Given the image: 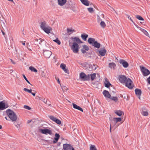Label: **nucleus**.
I'll use <instances>...</instances> for the list:
<instances>
[{
    "label": "nucleus",
    "mask_w": 150,
    "mask_h": 150,
    "mask_svg": "<svg viewBox=\"0 0 150 150\" xmlns=\"http://www.w3.org/2000/svg\"><path fill=\"white\" fill-rule=\"evenodd\" d=\"M110 98L112 100H113L115 102H117L118 99V98L117 97L114 96L110 97Z\"/></svg>",
    "instance_id": "obj_33"
},
{
    "label": "nucleus",
    "mask_w": 150,
    "mask_h": 150,
    "mask_svg": "<svg viewBox=\"0 0 150 150\" xmlns=\"http://www.w3.org/2000/svg\"><path fill=\"white\" fill-rule=\"evenodd\" d=\"M88 10L90 13H92L93 11V8H92L90 7L88 8Z\"/></svg>",
    "instance_id": "obj_45"
},
{
    "label": "nucleus",
    "mask_w": 150,
    "mask_h": 150,
    "mask_svg": "<svg viewBox=\"0 0 150 150\" xmlns=\"http://www.w3.org/2000/svg\"><path fill=\"white\" fill-rule=\"evenodd\" d=\"M49 117L51 120L53 121L57 124L58 125H60L61 124V121L54 116L52 115H50L49 116Z\"/></svg>",
    "instance_id": "obj_10"
},
{
    "label": "nucleus",
    "mask_w": 150,
    "mask_h": 150,
    "mask_svg": "<svg viewBox=\"0 0 150 150\" xmlns=\"http://www.w3.org/2000/svg\"><path fill=\"white\" fill-rule=\"evenodd\" d=\"M127 17L130 19V20L134 23H134H135L134 21H133L132 19V18L131 17H130V16L128 15H127Z\"/></svg>",
    "instance_id": "obj_47"
},
{
    "label": "nucleus",
    "mask_w": 150,
    "mask_h": 150,
    "mask_svg": "<svg viewBox=\"0 0 150 150\" xmlns=\"http://www.w3.org/2000/svg\"><path fill=\"white\" fill-rule=\"evenodd\" d=\"M79 76L80 78L83 81H89L90 79V74L86 75L83 72L81 73L80 74Z\"/></svg>",
    "instance_id": "obj_5"
},
{
    "label": "nucleus",
    "mask_w": 150,
    "mask_h": 150,
    "mask_svg": "<svg viewBox=\"0 0 150 150\" xmlns=\"http://www.w3.org/2000/svg\"><path fill=\"white\" fill-rule=\"evenodd\" d=\"M43 53L44 56L47 58H49L52 55L51 52L48 50H44Z\"/></svg>",
    "instance_id": "obj_11"
},
{
    "label": "nucleus",
    "mask_w": 150,
    "mask_h": 150,
    "mask_svg": "<svg viewBox=\"0 0 150 150\" xmlns=\"http://www.w3.org/2000/svg\"><path fill=\"white\" fill-rule=\"evenodd\" d=\"M29 69L32 71H33L35 72H37L38 71L37 70L33 67H30Z\"/></svg>",
    "instance_id": "obj_31"
},
{
    "label": "nucleus",
    "mask_w": 150,
    "mask_h": 150,
    "mask_svg": "<svg viewBox=\"0 0 150 150\" xmlns=\"http://www.w3.org/2000/svg\"><path fill=\"white\" fill-rule=\"evenodd\" d=\"M119 81L121 83H125L126 87L129 89H132L133 87L132 81L129 78H127L125 75H120L118 77Z\"/></svg>",
    "instance_id": "obj_1"
},
{
    "label": "nucleus",
    "mask_w": 150,
    "mask_h": 150,
    "mask_svg": "<svg viewBox=\"0 0 150 150\" xmlns=\"http://www.w3.org/2000/svg\"><path fill=\"white\" fill-rule=\"evenodd\" d=\"M31 94L33 96H35V93H32V92H31Z\"/></svg>",
    "instance_id": "obj_57"
},
{
    "label": "nucleus",
    "mask_w": 150,
    "mask_h": 150,
    "mask_svg": "<svg viewBox=\"0 0 150 150\" xmlns=\"http://www.w3.org/2000/svg\"><path fill=\"white\" fill-rule=\"evenodd\" d=\"M97 21L98 22H99L100 21H101L102 20L100 18L99 16L98 15H97Z\"/></svg>",
    "instance_id": "obj_46"
},
{
    "label": "nucleus",
    "mask_w": 150,
    "mask_h": 150,
    "mask_svg": "<svg viewBox=\"0 0 150 150\" xmlns=\"http://www.w3.org/2000/svg\"><path fill=\"white\" fill-rule=\"evenodd\" d=\"M90 75L91 80L93 81L96 77V74L95 73H93L90 74Z\"/></svg>",
    "instance_id": "obj_32"
},
{
    "label": "nucleus",
    "mask_w": 150,
    "mask_h": 150,
    "mask_svg": "<svg viewBox=\"0 0 150 150\" xmlns=\"http://www.w3.org/2000/svg\"><path fill=\"white\" fill-rule=\"evenodd\" d=\"M72 105L74 108L79 110L82 112L83 111V109L81 107L73 103Z\"/></svg>",
    "instance_id": "obj_21"
},
{
    "label": "nucleus",
    "mask_w": 150,
    "mask_h": 150,
    "mask_svg": "<svg viewBox=\"0 0 150 150\" xmlns=\"http://www.w3.org/2000/svg\"><path fill=\"white\" fill-rule=\"evenodd\" d=\"M74 42H76L78 43H82V42L80 40L79 38L75 37L74 38L71 37V38Z\"/></svg>",
    "instance_id": "obj_18"
},
{
    "label": "nucleus",
    "mask_w": 150,
    "mask_h": 150,
    "mask_svg": "<svg viewBox=\"0 0 150 150\" xmlns=\"http://www.w3.org/2000/svg\"><path fill=\"white\" fill-rule=\"evenodd\" d=\"M62 89L63 91L64 92H66L68 89V88L66 86L64 85H61Z\"/></svg>",
    "instance_id": "obj_29"
},
{
    "label": "nucleus",
    "mask_w": 150,
    "mask_h": 150,
    "mask_svg": "<svg viewBox=\"0 0 150 150\" xmlns=\"http://www.w3.org/2000/svg\"><path fill=\"white\" fill-rule=\"evenodd\" d=\"M147 80L148 83L150 84V75L149 77L147 79Z\"/></svg>",
    "instance_id": "obj_50"
},
{
    "label": "nucleus",
    "mask_w": 150,
    "mask_h": 150,
    "mask_svg": "<svg viewBox=\"0 0 150 150\" xmlns=\"http://www.w3.org/2000/svg\"><path fill=\"white\" fill-rule=\"evenodd\" d=\"M21 42L22 43L23 45H25V42H23V41H21Z\"/></svg>",
    "instance_id": "obj_54"
},
{
    "label": "nucleus",
    "mask_w": 150,
    "mask_h": 150,
    "mask_svg": "<svg viewBox=\"0 0 150 150\" xmlns=\"http://www.w3.org/2000/svg\"><path fill=\"white\" fill-rule=\"evenodd\" d=\"M67 32L69 35H70L72 33H71V32H75V31L74 29H73L72 28H67Z\"/></svg>",
    "instance_id": "obj_25"
},
{
    "label": "nucleus",
    "mask_w": 150,
    "mask_h": 150,
    "mask_svg": "<svg viewBox=\"0 0 150 150\" xmlns=\"http://www.w3.org/2000/svg\"><path fill=\"white\" fill-rule=\"evenodd\" d=\"M23 77L24 78V79H25V81L28 82V83L29 84H30V85H32L30 83V82L28 81V79H27V78H26V77L25 76V75L23 74Z\"/></svg>",
    "instance_id": "obj_42"
},
{
    "label": "nucleus",
    "mask_w": 150,
    "mask_h": 150,
    "mask_svg": "<svg viewBox=\"0 0 150 150\" xmlns=\"http://www.w3.org/2000/svg\"><path fill=\"white\" fill-rule=\"evenodd\" d=\"M110 132H111V124H110Z\"/></svg>",
    "instance_id": "obj_58"
},
{
    "label": "nucleus",
    "mask_w": 150,
    "mask_h": 150,
    "mask_svg": "<svg viewBox=\"0 0 150 150\" xmlns=\"http://www.w3.org/2000/svg\"><path fill=\"white\" fill-rule=\"evenodd\" d=\"M27 45L26 46V47L28 49L29 48V47H30V45H28V43H27Z\"/></svg>",
    "instance_id": "obj_55"
},
{
    "label": "nucleus",
    "mask_w": 150,
    "mask_h": 150,
    "mask_svg": "<svg viewBox=\"0 0 150 150\" xmlns=\"http://www.w3.org/2000/svg\"><path fill=\"white\" fill-rule=\"evenodd\" d=\"M53 41L57 43L59 45H60L61 44V42L60 41L58 38H57L55 40H54Z\"/></svg>",
    "instance_id": "obj_39"
},
{
    "label": "nucleus",
    "mask_w": 150,
    "mask_h": 150,
    "mask_svg": "<svg viewBox=\"0 0 150 150\" xmlns=\"http://www.w3.org/2000/svg\"><path fill=\"white\" fill-rule=\"evenodd\" d=\"M8 1L11 2H13V0H8Z\"/></svg>",
    "instance_id": "obj_63"
},
{
    "label": "nucleus",
    "mask_w": 150,
    "mask_h": 150,
    "mask_svg": "<svg viewBox=\"0 0 150 150\" xmlns=\"http://www.w3.org/2000/svg\"><path fill=\"white\" fill-rule=\"evenodd\" d=\"M70 9L74 11H76V7L74 5H73L71 6Z\"/></svg>",
    "instance_id": "obj_41"
},
{
    "label": "nucleus",
    "mask_w": 150,
    "mask_h": 150,
    "mask_svg": "<svg viewBox=\"0 0 150 150\" xmlns=\"http://www.w3.org/2000/svg\"><path fill=\"white\" fill-rule=\"evenodd\" d=\"M31 121V120H28V121L27 123H30V122Z\"/></svg>",
    "instance_id": "obj_59"
},
{
    "label": "nucleus",
    "mask_w": 150,
    "mask_h": 150,
    "mask_svg": "<svg viewBox=\"0 0 150 150\" xmlns=\"http://www.w3.org/2000/svg\"><path fill=\"white\" fill-rule=\"evenodd\" d=\"M135 94L137 95H141L142 94V91L141 90L138 88H136L135 90Z\"/></svg>",
    "instance_id": "obj_23"
},
{
    "label": "nucleus",
    "mask_w": 150,
    "mask_h": 150,
    "mask_svg": "<svg viewBox=\"0 0 150 150\" xmlns=\"http://www.w3.org/2000/svg\"><path fill=\"white\" fill-rule=\"evenodd\" d=\"M81 2L86 6H88L89 3L88 0H80Z\"/></svg>",
    "instance_id": "obj_26"
},
{
    "label": "nucleus",
    "mask_w": 150,
    "mask_h": 150,
    "mask_svg": "<svg viewBox=\"0 0 150 150\" xmlns=\"http://www.w3.org/2000/svg\"><path fill=\"white\" fill-rule=\"evenodd\" d=\"M100 24L101 27L103 28H104L106 26V24L103 21H101Z\"/></svg>",
    "instance_id": "obj_35"
},
{
    "label": "nucleus",
    "mask_w": 150,
    "mask_h": 150,
    "mask_svg": "<svg viewBox=\"0 0 150 150\" xmlns=\"http://www.w3.org/2000/svg\"><path fill=\"white\" fill-rule=\"evenodd\" d=\"M39 99L42 101L44 103H45L46 104L48 105H50V104H47V100H46L45 98H39Z\"/></svg>",
    "instance_id": "obj_30"
},
{
    "label": "nucleus",
    "mask_w": 150,
    "mask_h": 150,
    "mask_svg": "<svg viewBox=\"0 0 150 150\" xmlns=\"http://www.w3.org/2000/svg\"><path fill=\"white\" fill-rule=\"evenodd\" d=\"M63 70L64 71V72L65 73H66L69 74V71H68V70L67 69H66L65 68V69H64Z\"/></svg>",
    "instance_id": "obj_49"
},
{
    "label": "nucleus",
    "mask_w": 150,
    "mask_h": 150,
    "mask_svg": "<svg viewBox=\"0 0 150 150\" xmlns=\"http://www.w3.org/2000/svg\"><path fill=\"white\" fill-rule=\"evenodd\" d=\"M39 40L40 41H39V43L40 44V42H42V40H41V39H40V40Z\"/></svg>",
    "instance_id": "obj_60"
},
{
    "label": "nucleus",
    "mask_w": 150,
    "mask_h": 150,
    "mask_svg": "<svg viewBox=\"0 0 150 150\" xmlns=\"http://www.w3.org/2000/svg\"><path fill=\"white\" fill-rule=\"evenodd\" d=\"M57 82H58V83H59V84L60 85V86H61V84H60V81H59V78H58V79H57Z\"/></svg>",
    "instance_id": "obj_52"
},
{
    "label": "nucleus",
    "mask_w": 150,
    "mask_h": 150,
    "mask_svg": "<svg viewBox=\"0 0 150 150\" xmlns=\"http://www.w3.org/2000/svg\"><path fill=\"white\" fill-rule=\"evenodd\" d=\"M116 66V64L114 62L110 63L109 64V67L111 69H114Z\"/></svg>",
    "instance_id": "obj_24"
},
{
    "label": "nucleus",
    "mask_w": 150,
    "mask_h": 150,
    "mask_svg": "<svg viewBox=\"0 0 150 150\" xmlns=\"http://www.w3.org/2000/svg\"><path fill=\"white\" fill-rule=\"evenodd\" d=\"M57 141H57V140H55L54 139V140L53 141V143H54V144L55 143H57Z\"/></svg>",
    "instance_id": "obj_53"
},
{
    "label": "nucleus",
    "mask_w": 150,
    "mask_h": 150,
    "mask_svg": "<svg viewBox=\"0 0 150 150\" xmlns=\"http://www.w3.org/2000/svg\"><path fill=\"white\" fill-rule=\"evenodd\" d=\"M98 51L100 54L102 56H104L106 52V50L104 48L100 49V50H98Z\"/></svg>",
    "instance_id": "obj_16"
},
{
    "label": "nucleus",
    "mask_w": 150,
    "mask_h": 150,
    "mask_svg": "<svg viewBox=\"0 0 150 150\" xmlns=\"http://www.w3.org/2000/svg\"><path fill=\"white\" fill-rule=\"evenodd\" d=\"M40 27L45 32L49 34L52 30V28L49 26L45 21H43L40 23Z\"/></svg>",
    "instance_id": "obj_2"
},
{
    "label": "nucleus",
    "mask_w": 150,
    "mask_h": 150,
    "mask_svg": "<svg viewBox=\"0 0 150 150\" xmlns=\"http://www.w3.org/2000/svg\"><path fill=\"white\" fill-rule=\"evenodd\" d=\"M88 35L85 33L81 34V35L82 39L84 41H86V40L87 38H88Z\"/></svg>",
    "instance_id": "obj_27"
},
{
    "label": "nucleus",
    "mask_w": 150,
    "mask_h": 150,
    "mask_svg": "<svg viewBox=\"0 0 150 150\" xmlns=\"http://www.w3.org/2000/svg\"><path fill=\"white\" fill-rule=\"evenodd\" d=\"M90 150H97L95 145H91L90 147Z\"/></svg>",
    "instance_id": "obj_36"
},
{
    "label": "nucleus",
    "mask_w": 150,
    "mask_h": 150,
    "mask_svg": "<svg viewBox=\"0 0 150 150\" xmlns=\"http://www.w3.org/2000/svg\"><path fill=\"white\" fill-rule=\"evenodd\" d=\"M23 108L28 110H30L31 109L30 107L28 105H24Z\"/></svg>",
    "instance_id": "obj_44"
},
{
    "label": "nucleus",
    "mask_w": 150,
    "mask_h": 150,
    "mask_svg": "<svg viewBox=\"0 0 150 150\" xmlns=\"http://www.w3.org/2000/svg\"><path fill=\"white\" fill-rule=\"evenodd\" d=\"M82 52L83 53V54H84L86 52V50H85V49H84L83 48H82L81 49V50Z\"/></svg>",
    "instance_id": "obj_48"
},
{
    "label": "nucleus",
    "mask_w": 150,
    "mask_h": 150,
    "mask_svg": "<svg viewBox=\"0 0 150 150\" xmlns=\"http://www.w3.org/2000/svg\"><path fill=\"white\" fill-rule=\"evenodd\" d=\"M60 67L63 70L66 68V65L64 64H61L60 65Z\"/></svg>",
    "instance_id": "obj_40"
},
{
    "label": "nucleus",
    "mask_w": 150,
    "mask_h": 150,
    "mask_svg": "<svg viewBox=\"0 0 150 150\" xmlns=\"http://www.w3.org/2000/svg\"><path fill=\"white\" fill-rule=\"evenodd\" d=\"M7 115L12 122H16L17 119V116L13 111L10 109H8L6 110Z\"/></svg>",
    "instance_id": "obj_3"
},
{
    "label": "nucleus",
    "mask_w": 150,
    "mask_h": 150,
    "mask_svg": "<svg viewBox=\"0 0 150 150\" xmlns=\"http://www.w3.org/2000/svg\"><path fill=\"white\" fill-rule=\"evenodd\" d=\"M119 62L120 64H122L123 67L125 68H127L129 66L128 63L123 59H120Z\"/></svg>",
    "instance_id": "obj_12"
},
{
    "label": "nucleus",
    "mask_w": 150,
    "mask_h": 150,
    "mask_svg": "<svg viewBox=\"0 0 150 150\" xmlns=\"http://www.w3.org/2000/svg\"><path fill=\"white\" fill-rule=\"evenodd\" d=\"M23 90L24 91H27V92H28V93H31L32 91H33L32 89H30L29 90L28 89L26 88H24L23 89Z\"/></svg>",
    "instance_id": "obj_38"
},
{
    "label": "nucleus",
    "mask_w": 150,
    "mask_h": 150,
    "mask_svg": "<svg viewBox=\"0 0 150 150\" xmlns=\"http://www.w3.org/2000/svg\"><path fill=\"white\" fill-rule=\"evenodd\" d=\"M140 67L144 76H146L150 74V71L148 69L143 67L140 66Z\"/></svg>",
    "instance_id": "obj_7"
},
{
    "label": "nucleus",
    "mask_w": 150,
    "mask_h": 150,
    "mask_svg": "<svg viewBox=\"0 0 150 150\" xmlns=\"http://www.w3.org/2000/svg\"><path fill=\"white\" fill-rule=\"evenodd\" d=\"M101 15H102V16L103 18H104V15L103 14H101Z\"/></svg>",
    "instance_id": "obj_62"
},
{
    "label": "nucleus",
    "mask_w": 150,
    "mask_h": 150,
    "mask_svg": "<svg viewBox=\"0 0 150 150\" xmlns=\"http://www.w3.org/2000/svg\"><path fill=\"white\" fill-rule=\"evenodd\" d=\"M15 126L17 127V128H18V127H19V125L18 124L16 125H15Z\"/></svg>",
    "instance_id": "obj_56"
},
{
    "label": "nucleus",
    "mask_w": 150,
    "mask_h": 150,
    "mask_svg": "<svg viewBox=\"0 0 150 150\" xmlns=\"http://www.w3.org/2000/svg\"><path fill=\"white\" fill-rule=\"evenodd\" d=\"M104 84L105 87L107 88H109L110 86L111 85L106 78L105 79Z\"/></svg>",
    "instance_id": "obj_20"
},
{
    "label": "nucleus",
    "mask_w": 150,
    "mask_h": 150,
    "mask_svg": "<svg viewBox=\"0 0 150 150\" xmlns=\"http://www.w3.org/2000/svg\"><path fill=\"white\" fill-rule=\"evenodd\" d=\"M135 26L139 30H141L144 34L147 36H148L149 34L144 29L141 28V27H139L138 25H136L135 23H134Z\"/></svg>",
    "instance_id": "obj_13"
},
{
    "label": "nucleus",
    "mask_w": 150,
    "mask_h": 150,
    "mask_svg": "<svg viewBox=\"0 0 150 150\" xmlns=\"http://www.w3.org/2000/svg\"><path fill=\"white\" fill-rule=\"evenodd\" d=\"M28 49L29 50H30V51H31V50H31L30 49V48H28Z\"/></svg>",
    "instance_id": "obj_64"
},
{
    "label": "nucleus",
    "mask_w": 150,
    "mask_h": 150,
    "mask_svg": "<svg viewBox=\"0 0 150 150\" xmlns=\"http://www.w3.org/2000/svg\"><path fill=\"white\" fill-rule=\"evenodd\" d=\"M63 147L64 150H74L73 147L69 144H64Z\"/></svg>",
    "instance_id": "obj_9"
},
{
    "label": "nucleus",
    "mask_w": 150,
    "mask_h": 150,
    "mask_svg": "<svg viewBox=\"0 0 150 150\" xmlns=\"http://www.w3.org/2000/svg\"><path fill=\"white\" fill-rule=\"evenodd\" d=\"M8 107L3 102H0V110H3Z\"/></svg>",
    "instance_id": "obj_17"
},
{
    "label": "nucleus",
    "mask_w": 150,
    "mask_h": 150,
    "mask_svg": "<svg viewBox=\"0 0 150 150\" xmlns=\"http://www.w3.org/2000/svg\"><path fill=\"white\" fill-rule=\"evenodd\" d=\"M112 121L115 122V125L118 122H120L122 121V119L120 117H115L112 120Z\"/></svg>",
    "instance_id": "obj_22"
},
{
    "label": "nucleus",
    "mask_w": 150,
    "mask_h": 150,
    "mask_svg": "<svg viewBox=\"0 0 150 150\" xmlns=\"http://www.w3.org/2000/svg\"><path fill=\"white\" fill-rule=\"evenodd\" d=\"M39 131L42 133L46 135L49 134L51 135L52 134V132L50 130L46 128L43 129H39Z\"/></svg>",
    "instance_id": "obj_8"
},
{
    "label": "nucleus",
    "mask_w": 150,
    "mask_h": 150,
    "mask_svg": "<svg viewBox=\"0 0 150 150\" xmlns=\"http://www.w3.org/2000/svg\"><path fill=\"white\" fill-rule=\"evenodd\" d=\"M83 48L86 51H88L89 50V47L85 45H83Z\"/></svg>",
    "instance_id": "obj_43"
},
{
    "label": "nucleus",
    "mask_w": 150,
    "mask_h": 150,
    "mask_svg": "<svg viewBox=\"0 0 150 150\" xmlns=\"http://www.w3.org/2000/svg\"><path fill=\"white\" fill-rule=\"evenodd\" d=\"M141 114L144 116H146L148 115V110L145 108L144 107L142 108Z\"/></svg>",
    "instance_id": "obj_14"
},
{
    "label": "nucleus",
    "mask_w": 150,
    "mask_h": 150,
    "mask_svg": "<svg viewBox=\"0 0 150 150\" xmlns=\"http://www.w3.org/2000/svg\"><path fill=\"white\" fill-rule=\"evenodd\" d=\"M55 137H54V139L55 140H57V141H58V140L60 137L59 134L58 133H56L55 135Z\"/></svg>",
    "instance_id": "obj_34"
},
{
    "label": "nucleus",
    "mask_w": 150,
    "mask_h": 150,
    "mask_svg": "<svg viewBox=\"0 0 150 150\" xmlns=\"http://www.w3.org/2000/svg\"><path fill=\"white\" fill-rule=\"evenodd\" d=\"M103 94L105 98H110L111 96L109 92L105 90L103 91Z\"/></svg>",
    "instance_id": "obj_15"
},
{
    "label": "nucleus",
    "mask_w": 150,
    "mask_h": 150,
    "mask_svg": "<svg viewBox=\"0 0 150 150\" xmlns=\"http://www.w3.org/2000/svg\"><path fill=\"white\" fill-rule=\"evenodd\" d=\"M136 18L139 19V20L140 21H144V19L141 16L139 15H137L136 16Z\"/></svg>",
    "instance_id": "obj_37"
},
{
    "label": "nucleus",
    "mask_w": 150,
    "mask_h": 150,
    "mask_svg": "<svg viewBox=\"0 0 150 150\" xmlns=\"http://www.w3.org/2000/svg\"><path fill=\"white\" fill-rule=\"evenodd\" d=\"M79 47L78 44L76 42H74L71 47V49L73 52L77 53L79 51Z\"/></svg>",
    "instance_id": "obj_6"
},
{
    "label": "nucleus",
    "mask_w": 150,
    "mask_h": 150,
    "mask_svg": "<svg viewBox=\"0 0 150 150\" xmlns=\"http://www.w3.org/2000/svg\"><path fill=\"white\" fill-rule=\"evenodd\" d=\"M57 1L58 4L61 6L64 5L67 1V0H57Z\"/></svg>",
    "instance_id": "obj_19"
},
{
    "label": "nucleus",
    "mask_w": 150,
    "mask_h": 150,
    "mask_svg": "<svg viewBox=\"0 0 150 150\" xmlns=\"http://www.w3.org/2000/svg\"><path fill=\"white\" fill-rule=\"evenodd\" d=\"M10 60H11V62L12 63V64H16V63L15 62H14V61L13 60L11 59Z\"/></svg>",
    "instance_id": "obj_51"
},
{
    "label": "nucleus",
    "mask_w": 150,
    "mask_h": 150,
    "mask_svg": "<svg viewBox=\"0 0 150 150\" xmlns=\"http://www.w3.org/2000/svg\"><path fill=\"white\" fill-rule=\"evenodd\" d=\"M88 42L90 45L95 48L98 49L100 47V44L94 38H89L88 40Z\"/></svg>",
    "instance_id": "obj_4"
},
{
    "label": "nucleus",
    "mask_w": 150,
    "mask_h": 150,
    "mask_svg": "<svg viewBox=\"0 0 150 150\" xmlns=\"http://www.w3.org/2000/svg\"><path fill=\"white\" fill-rule=\"evenodd\" d=\"M1 32H2V33L4 35H5V33L2 30H1Z\"/></svg>",
    "instance_id": "obj_61"
},
{
    "label": "nucleus",
    "mask_w": 150,
    "mask_h": 150,
    "mask_svg": "<svg viewBox=\"0 0 150 150\" xmlns=\"http://www.w3.org/2000/svg\"><path fill=\"white\" fill-rule=\"evenodd\" d=\"M115 113L118 116H121L122 113H123L122 111L120 110H116L115 112Z\"/></svg>",
    "instance_id": "obj_28"
}]
</instances>
